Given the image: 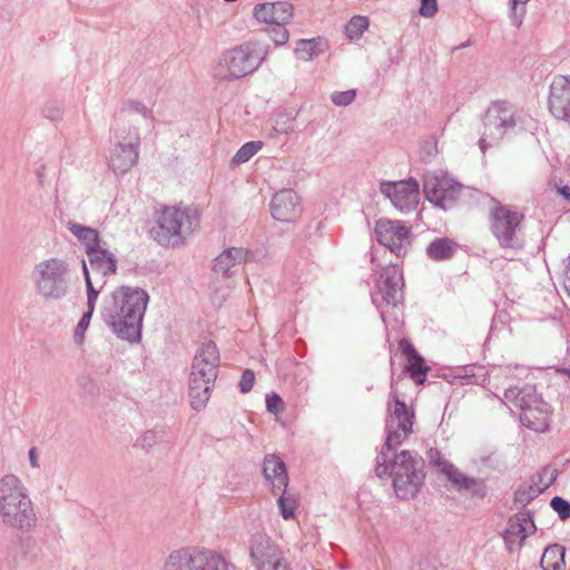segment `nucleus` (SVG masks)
<instances>
[{
	"instance_id": "f257e3e1",
	"label": "nucleus",
	"mask_w": 570,
	"mask_h": 570,
	"mask_svg": "<svg viewBox=\"0 0 570 570\" xmlns=\"http://www.w3.org/2000/svg\"><path fill=\"white\" fill-rule=\"evenodd\" d=\"M148 303L147 291L122 285L105 299L101 317L118 338L130 344L139 343Z\"/></svg>"
},
{
	"instance_id": "f03ea898",
	"label": "nucleus",
	"mask_w": 570,
	"mask_h": 570,
	"mask_svg": "<svg viewBox=\"0 0 570 570\" xmlns=\"http://www.w3.org/2000/svg\"><path fill=\"white\" fill-rule=\"evenodd\" d=\"M375 474L380 479L392 478L397 498H414L425 481V461L417 452L403 450L389 462L384 449L376 456Z\"/></svg>"
},
{
	"instance_id": "7ed1b4c3",
	"label": "nucleus",
	"mask_w": 570,
	"mask_h": 570,
	"mask_svg": "<svg viewBox=\"0 0 570 570\" xmlns=\"http://www.w3.org/2000/svg\"><path fill=\"white\" fill-rule=\"evenodd\" d=\"M0 519L7 527L22 533L32 531L38 523L28 490L13 474L0 479Z\"/></svg>"
},
{
	"instance_id": "20e7f679",
	"label": "nucleus",
	"mask_w": 570,
	"mask_h": 570,
	"mask_svg": "<svg viewBox=\"0 0 570 570\" xmlns=\"http://www.w3.org/2000/svg\"><path fill=\"white\" fill-rule=\"evenodd\" d=\"M525 115L522 109L509 100H494L482 118V130L478 146L482 154L497 147L503 138L517 130L524 129Z\"/></svg>"
},
{
	"instance_id": "39448f33",
	"label": "nucleus",
	"mask_w": 570,
	"mask_h": 570,
	"mask_svg": "<svg viewBox=\"0 0 570 570\" xmlns=\"http://www.w3.org/2000/svg\"><path fill=\"white\" fill-rule=\"evenodd\" d=\"M268 55V46L246 41L222 53L216 76L222 80H236L256 71Z\"/></svg>"
},
{
	"instance_id": "423d86ee",
	"label": "nucleus",
	"mask_w": 570,
	"mask_h": 570,
	"mask_svg": "<svg viewBox=\"0 0 570 570\" xmlns=\"http://www.w3.org/2000/svg\"><path fill=\"white\" fill-rule=\"evenodd\" d=\"M157 225L150 229L151 237L161 246L176 247L184 243L199 224L196 209L165 207L157 216Z\"/></svg>"
},
{
	"instance_id": "0eeeda50",
	"label": "nucleus",
	"mask_w": 570,
	"mask_h": 570,
	"mask_svg": "<svg viewBox=\"0 0 570 570\" xmlns=\"http://www.w3.org/2000/svg\"><path fill=\"white\" fill-rule=\"evenodd\" d=\"M524 215L499 202L489 213L490 232L503 250L518 252L524 247Z\"/></svg>"
},
{
	"instance_id": "6e6552de",
	"label": "nucleus",
	"mask_w": 570,
	"mask_h": 570,
	"mask_svg": "<svg viewBox=\"0 0 570 570\" xmlns=\"http://www.w3.org/2000/svg\"><path fill=\"white\" fill-rule=\"evenodd\" d=\"M390 365L392 382L385 419L386 439L383 445V449L387 451L396 449L412 434L415 420L413 407L402 401L394 390L395 361L393 355H391Z\"/></svg>"
},
{
	"instance_id": "1a4fd4ad",
	"label": "nucleus",
	"mask_w": 570,
	"mask_h": 570,
	"mask_svg": "<svg viewBox=\"0 0 570 570\" xmlns=\"http://www.w3.org/2000/svg\"><path fill=\"white\" fill-rule=\"evenodd\" d=\"M33 275L36 289L42 298L60 301L69 293L71 271L65 259H43L36 265Z\"/></svg>"
},
{
	"instance_id": "9d476101",
	"label": "nucleus",
	"mask_w": 570,
	"mask_h": 570,
	"mask_svg": "<svg viewBox=\"0 0 570 570\" xmlns=\"http://www.w3.org/2000/svg\"><path fill=\"white\" fill-rule=\"evenodd\" d=\"M115 144L110 150L109 166L116 174H126L138 161L140 136L138 128L129 126L128 128H115Z\"/></svg>"
},
{
	"instance_id": "9b49d317",
	"label": "nucleus",
	"mask_w": 570,
	"mask_h": 570,
	"mask_svg": "<svg viewBox=\"0 0 570 570\" xmlns=\"http://www.w3.org/2000/svg\"><path fill=\"white\" fill-rule=\"evenodd\" d=\"M404 278L403 271L397 264H390L383 267L374 283L372 292V302L377 309L382 308L383 303L396 307L404 299Z\"/></svg>"
},
{
	"instance_id": "f8f14e48",
	"label": "nucleus",
	"mask_w": 570,
	"mask_h": 570,
	"mask_svg": "<svg viewBox=\"0 0 570 570\" xmlns=\"http://www.w3.org/2000/svg\"><path fill=\"white\" fill-rule=\"evenodd\" d=\"M374 233L377 242L396 257L406 255L411 246V226L401 220L379 219Z\"/></svg>"
},
{
	"instance_id": "ddd939ff",
	"label": "nucleus",
	"mask_w": 570,
	"mask_h": 570,
	"mask_svg": "<svg viewBox=\"0 0 570 570\" xmlns=\"http://www.w3.org/2000/svg\"><path fill=\"white\" fill-rule=\"evenodd\" d=\"M461 185L446 176L428 175L423 180L425 198L434 206L444 210L454 206L461 194Z\"/></svg>"
},
{
	"instance_id": "4468645a",
	"label": "nucleus",
	"mask_w": 570,
	"mask_h": 570,
	"mask_svg": "<svg viewBox=\"0 0 570 570\" xmlns=\"http://www.w3.org/2000/svg\"><path fill=\"white\" fill-rule=\"evenodd\" d=\"M380 190L395 208L404 213L414 209L419 203L420 186L414 178L383 181L380 185Z\"/></svg>"
},
{
	"instance_id": "2eb2a0df",
	"label": "nucleus",
	"mask_w": 570,
	"mask_h": 570,
	"mask_svg": "<svg viewBox=\"0 0 570 570\" xmlns=\"http://www.w3.org/2000/svg\"><path fill=\"white\" fill-rule=\"evenodd\" d=\"M535 531L537 527L531 510H521L511 515L508 520V527L502 534L508 552L512 554L520 551L525 539Z\"/></svg>"
},
{
	"instance_id": "dca6fc26",
	"label": "nucleus",
	"mask_w": 570,
	"mask_h": 570,
	"mask_svg": "<svg viewBox=\"0 0 570 570\" xmlns=\"http://www.w3.org/2000/svg\"><path fill=\"white\" fill-rule=\"evenodd\" d=\"M220 355L212 341L203 343L194 356L190 376L207 383H215L218 376Z\"/></svg>"
},
{
	"instance_id": "f3484780",
	"label": "nucleus",
	"mask_w": 570,
	"mask_h": 570,
	"mask_svg": "<svg viewBox=\"0 0 570 570\" xmlns=\"http://www.w3.org/2000/svg\"><path fill=\"white\" fill-rule=\"evenodd\" d=\"M548 106L551 115L570 124V76H556L550 85Z\"/></svg>"
},
{
	"instance_id": "a211bd4d",
	"label": "nucleus",
	"mask_w": 570,
	"mask_h": 570,
	"mask_svg": "<svg viewBox=\"0 0 570 570\" xmlns=\"http://www.w3.org/2000/svg\"><path fill=\"white\" fill-rule=\"evenodd\" d=\"M87 257L96 282H100V288H104L107 278L117 273V258L115 254L109 252L106 247V242H102L97 247H90Z\"/></svg>"
},
{
	"instance_id": "6ab92c4d",
	"label": "nucleus",
	"mask_w": 570,
	"mask_h": 570,
	"mask_svg": "<svg viewBox=\"0 0 570 570\" xmlns=\"http://www.w3.org/2000/svg\"><path fill=\"white\" fill-rule=\"evenodd\" d=\"M271 215L279 222H294L302 213L299 197L293 189L277 191L269 204Z\"/></svg>"
},
{
	"instance_id": "aec40b11",
	"label": "nucleus",
	"mask_w": 570,
	"mask_h": 570,
	"mask_svg": "<svg viewBox=\"0 0 570 570\" xmlns=\"http://www.w3.org/2000/svg\"><path fill=\"white\" fill-rule=\"evenodd\" d=\"M397 348L406 360L402 373L407 374L415 384L422 385L426 381L431 367L407 338H401Z\"/></svg>"
},
{
	"instance_id": "412c9836",
	"label": "nucleus",
	"mask_w": 570,
	"mask_h": 570,
	"mask_svg": "<svg viewBox=\"0 0 570 570\" xmlns=\"http://www.w3.org/2000/svg\"><path fill=\"white\" fill-rule=\"evenodd\" d=\"M294 7L287 1L262 2L254 7L253 16L259 22L287 24L293 17Z\"/></svg>"
},
{
	"instance_id": "4be33fe9",
	"label": "nucleus",
	"mask_w": 570,
	"mask_h": 570,
	"mask_svg": "<svg viewBox=\"0 0 570 570\" xmlns=\"http://www.w3.org/2000/svg\"><path fill=\"white\" fill-rule=\"evenodd\" d=\"M250 557L257 570H264L269 569V564H272L275 559H279L283 556L266 534L256 533L250 540Z\"/></svg>"
},
{
	"instance_id": "5701e85b",
	"label": "nucleus",
	"mask_w": 570,
	"mask_h": 570,
	"mask_svg": "<svg viewBox=\"0 0 570 570\" xmlns=\"http://www.w3.org/2000/svg\"><path fill=\"white\" fill-rule=\"evenodd\" d=\"M263 474L274 495L287 490L288 474L285 462L276 454H268L263 461Z\"/></svg>"
},
{
	"instance_id": "b1692460",
	"label": "nucleus",
	"mask_w": 570,
	"mask_h": 570,
	"mask_svg": "<svg viewBox=\"0 0 570 570\" xmlns=\"http://www.w3.org/2000/svg\"><path fill=\"white\" fill-rule=\"evenodd\" d=\"M550 415V405L541 399L535 404L528 409L525 407V410L520 413V421L530 430L544 432L549 428Z\"/></svg>"
},
{
	"instance_id": "393cba45",
	"label": "nucleus",
	"mask_w": 570,
	"mask_h": 570,
	"mask_svg": "<svg viewBox=\"0 0 570 570\" xmlns=\"http://www.w3.org/2000/svg\"><path fill=\"white\" fill-rule=\"evenodd\" d=\"M504 399L522 413L525 407L532 406L542 397L538 394L534 385L525 384L522 387L511 386L507 389L504 391Z\"/></svg>"
},
{
	"instance_id": "a878e982",
	"label": "nucleus",
	"mask_w": 570,
	"mask_h": 570,
	"mask_svg": "<svg viewBox=\"0 0 570 570\" xmlns=\"http://www.w3.org/2000/svg\"><path fill=\"white\" fill-rule=\"evenodd\" d=\"M229 563L218 552L194 547L193 570H229Z\"/></svg>"
},
{
	"instance_id": "bb28decb",
	"label": "nucleus",
	"mask_w": 570,
	"mask_h": 570,
	"mask_svg": "<svg viewBox=\"0 0 570 570\" xmlns=\"http://www.w3.org/2000/svg\"><path fill=\"white\" fill-rule=\"evenodd\" d=\"M458 492L466 491L473 498L483 500L488 495V485L484 479L468 476L460 470L450 479Z\"/></svg>"
},
{
	"instance_id": "cd10ccee",
	"label": "nucleus",
	"mask_w": 570,
	"mask_h": 570,
	"mask_svg": "<svg viewBox=\"0 0 570 570\" xmlns=\"http://www.w3.org/2000/svg\"><path fill=\"white\" fill-rule=\"evenodd\" d=\"M247 252L242 247H230L222 252L213 263V271L224 276L236 265L245 261Z\"/></svg>"
},
{
	"instance_id": "c85d7f7f",
	"label": "nucleus",
	"mask_w": 570,
	"mask_h": 570,
	"mask_svg": "<svg viewBox=\"0 0 570 570\" xmlns=\"http://www.w3.org/2000/svg\"><path fill=\"white\" fill-rule=\"evenodd\" d=\"M459 244L448 237H438L426 247V255L435 262L449 261L459 249Z\"/></svg>"
},
{
	"instance_id": "c756f323",
	"label": "nucleus",
	"mask_w": 570,
	"mask_h": 570,
	"mask_svg": "<svg viewBox=\"0 0 570 570\" xmlns=\"http://www.w3.org/2000/svg\"><path fill=\"white\" fill-rule=\"evenodd\" d=\"M197 377H189V399L190 406L195 411H202L205 409L209 397L210 392L215 385V383L203 382L202 380H196Z\"/></svg>"
},
{
	"instance_id": "7c9ffc66",
	"label": "nucleus",
	"mask_w": 570,
	"mask_h": 570,
	"mask_svg": "<svg viewBox=\"0 0 570 570\" xmlns=\"http://www.w3.org/2000/svg\"><path fill=\"white\" fill-rule=\"evenodd\" d=\"M194 547L173 550L164 562V570H193Z\"/></svg>"
},
{
	"instance_id": "2f4dec72",
	"label": "nucleus",
	"mask_w": 570,
	"mask_h": 570,
	"mask_svg": "<svg viewBox=\"0 0 570 570\" xmlns=\"http://www.w3.org/2000/svg\"><path fill=\"white\" fill-rule=\"evenodd\" d=\"M68 230L86 247V254L89 253L90 247H97L104 242L98 230L89 226L69 222Z\"/></svg>"
},
{
	"instance_id": "473e14b6",
	"label": "nucleus",
	"mask_w": 570,
	"mask_h": 570,
	"mask_svg": "<svg viewBox=\"0 0 570 570\" xmlns=\"http://www.w3.org/2000/svg\"><path fill=\"white\" fill-rule=\"evenodd\" d=\"M566 549L558 543L546 548L541 557L540 566L543 570H564Z\"/></svg>"
},
{
	"instance_id": "72a5a7b5",
	"label": "nucleus",
	"mask_w": 570,
	"mask_h": 570,
	"mask_svg": "<svg viewBox=\"0 0 570 570\" xmlns=\"http://www.w3.org/2000/svg\"><path fill=\"white\" fill-rule=\"evenodd\" d=\"M294 52L297 59L309 61L323 52V41L321 38L299 39Z\"/></svg>"
},
{
	"instance_id": "f704fd0d",
	"label": "nucleus",
	"mask_w": 570,
	"mask_h": 570,
	"mask_svg": "<svg viewBox=\"0 0 570 570\" xmlns=\"http://www.w3.org/2000/svg\"><path fill=\"white\" fill-rule=\"evenodd\" d=\"M426 456L430 465L444 474L449 481L459 470L455 465L449 462L436 448H431L426 452Z\"/></svg>"
},
{
	"instance_id": "c9c22d12",
	"label": "nucleus",
	"mask_w": 570,
	"mask_h": 570,
	"mask_svg": "<svg viewBox=\"0 0 570 570\" xmlns=\"http://www.w3.org/2000/svg\"><path fill=\"white\" fill-rule=\"evenodd\" d=\"M298 115V111L292 110L281 111L274 119L271 136L276 137L277 135L288 134L294 130V121Z\"/></svg>"
},
{
	"instance_id": "e433bc0d",
	"label": "nucleus",
	"mask_w": 570,
	"mask_h": 570,
	"mask_svg": "<svg viewBox=\"0 0 570 570\" xmlns=\"http://www.w3.org/2000/svg\"><path fill=\"white\" fill-rule=\"evenodd\" d=\"M544 489L540 488L538 484H522L514 492V504L524 508L531 503L535 498H538Z\"/></svg>"
},
{
	"instance_id": "4c0bfd02",
	"label": "nucleus",
	"mask_w": 570,
	"mask_h": 570,
	"mask_svg": "<svg viewBox=\"0 0 570 570\" xmlns=\"http://www.w3.org/2000/svg\"><path fill=\"white\" fill-rule=\"evenodd\" d=\"M127 112H136L140 114L144 118H151V110H149L142 102L136 100H129L125 104L119 118L117 119L116 128L126 127L128 128L130 125V120L127 119Z\"/></svg>"
},
{
	"instance_id": "58836bf2",
	"label": "nucleus",
	"mask_w": 570,
	"mask_h": 570,
	"mask_svg": "<svg viewBox=\"0 0 570 570\" xmlns=\"http://www.w3.org/2000/svg\"><path fill=\"white\" fill-rule=\"evenodd\" d=\"M82 273L87 289V309L94 312L97 298L102 288H100V282H97L98 287H95L86 261H82Z\"/></svg>"
},
{
	"instance_id": "ea45409f",
	"label": "nucleus",
	"mask_w": 570,
	"mask_h": 570,
	"mask_svg": "<svg viewBox=\"0 0 570 570\" xmlns=\"http://www.w3.org/2000/svg\"><path fill=\"white\" fill-rule=\"evenodd\" d=\"M263 147L262 141H248L245 142L232 158V165L238 166L247 163L253 156H255Z\"/></svg>"
},
{
	"instance_id": "a19ab883",
	"label": "nucleus",
	"mask_w": 570,
	"mask_h": 570,
	"mask_svg": "<svg viewBox=\"0 0 570 570\" xmlns=\"http://www.w3.org/2000/svg\"><path fill=\"white\" fill-rule=\"evenodd\" d=\"M279 498L277 500V504L279 508V512L285 520L293 519L295 517V511L297 509V500L294 495L287 493V491H279Z\"/></svg>"
},
{
	"instance_id": "79ce46f5",
	"label": "nucleus",
	"mask_w": 570,
	"mask_h": 570,
	"mask_svg": "<svg viewBox=\"0 0 570 570\" xmlns=\"http://www.w3.org/2000/svg\"><path fill=\"white\" fill-rule=\"evenodd\" d=\"M368 28V19L362 16H354L345 26L346 37L350 39H360Z\"/></svg>"
},
{
	"instance_id": "37998d69",
	"label": "nucleus",
	"mask_w": 570,
	"mask_h": 570,
	"mask_svg": "<svg viewBox=\"0 0 570 570\" xmlns=\"http://www.w3.org/2000/svg\"><path fill=\"white\" fill-rule=\"evenodd\" d=\"M166 439V431L164 429H153L146 431L139 439L140 445L144 449H150Z\"/></svg>"
},
{
	"instance_id": "c03bdc74",
	"label": "nucleus",
	"mask_w": 570,
	"mask_h": 570,
	"mask_svg": "<svg viewBox=\"0 0 570 570\" xmlns=\"http://www.w3.org/2000/svg\"><path fill=\"white\" fill-rule=\"evenodd\" d=\"M530 0H509L510 3V18L512 23L519 27L522 23V19L525 16V4Z\"/></svg>"
},
{
	"instance_id": "a18cd8bd",
	"label": "nucleus",
	"mask_w": 570,
	"mask_h": 570,
	"mask_svg": "<svg viewBox=\"0 0 570 570\" xmlns=\"http://www.w3.org/2000/svg\"><path fill=\"white\" fill-rule=\"evenodd\" d=\"M41 114L43 115L45 118H47L49 120L58 121V120L62 119L63 110H62L60 102L52 100V101H47L42 106Z\"/></svg>"
},
{
	"instance_id": "49530a36",
	"label": "nucleus",
	"mask_w": 570,
	"mask_h": 570,
	"mask_svg": "<svg viewBox=\"0 0 570 570\" xmlns=\"http://www.w3.org/2000/svg\"><path fill=\"white\" fill-rule=\"evenodd\" d=\"M550 507L558 513L559 518L564 521L570 518V502L561 497H553Z\"/></svg>"
},
{
	"instance_id": "de8ad7c7",
	"label": "nucleus",
	"mask_w": 570,
	"mask_h": 570,
	"mask_svg": "<svg viewBox=\"0 0 570 570\" xmlns=\"http://www.w3.org/2000/svg\"><path fill=\"white\" fill-rule=\"evenodd\" d=\"M356 98V91L354 89L346 91H334L331 95V100L334 105L343 107L352 104Z\"/></svg>"
},
{
	"instance_id": "09e8293b",
	"label": "nucleus",
	"mask_w": 570,
	"mask_h": 570,
	"mask_svg": "<svg viewBox=\"0 0 570 570\" xmlns=\"http://www.w3.org/2000/svg\"><path fill=\"white\" fill-rule=\"evenodd\" d=\"M92 314H94V312L88 311V309L82 314L80 321L77 324L75 333H73V337H75L76 343H79V344L82 343L83 336H85V332L87 331V328H88V326L90 324V320L92 317Z\"/></svg>"
},
{
	"instance_id": "8fccbe9b",
	"label": "nucleus",
	"mask_w": 570,
	"mask_h": 570,
	"mask_svg": "<svg viewBox=\"0 0 570 570\" xmlns=\"http://www.w3.org/2000/svg\"><path fill=\"white\" fill-rule=\"evenodd\" d=\"M266 410L273 414H278L284 410V402L276 393L266 394L265 397Z\"/></svg>"
},
{
	"instance_id": "3c124183",
	"label": "nucleus",
	"mask_w": 570,
	"mask_h": 570,
	"mask_svg": "<svg viewBox=\"0 0 570 570\" xmlns=\"http://www.w3.org/2000/svg\"><path fill=\"white\" fill-rule=\"evenodd\" d=\"M476 371H483V367L476 366V365L464 366L463 368L459 370L458 377L465 380L468 384H476L478 383Z\"/></svg>"
},
{
	"instance_id": "603ef678",
	"label": "nucleus",
	"mask_w": 570,
	"mask_h": 570,
	"mask_svg": "<svg viewBox=\"0 0 570 570\" xmlns=\"http://www.w3.org/2000/svg\"><path fill=\"white\" fill-rule=\"evenodd\" d=\"M271 38L276 46H283L288 41L289 33L285 24H275L271 31Z\"/></svg>"
},
{
	"instance_id": "864d4df0",
	"label": "nucleus",
	"mask_w": 570,
	"mask_h": 570,
	"mask_svg": "<svg viewBox=\"0 0 570 570\" xmlns=\"http://www.w3.org/2000/svg\"><path fill=\"white\" fill-rule=\"evenodd\" d=\"M255 383V373L252 370H245L240 376L238 387L240 393L246 394L252 391Z\"/></svg>"
},
{
	"instance_id": "5fc2aeb1",
	"label": "nucleus",
	"mask_w": 570,
	"mask_h": 570,
	"mask_svg": "<svg viewBox=\"0 0 570 570\" xmlns=\"http://www.w3.org/2000/svg\"><path fill=\"white\" fill-rule=\"evenodd\" d=\"M438 12L436 0H421L420 14L425 18H432Z\"/></svg>"
},
{
	"instance_id": "6e6d98bb",
	"label": "nucleus",
	"mask_w": 570,
	"mask_h": 570,
	"mask_svg": "<svg viewBox=\"0 0 570 570\" xmlns=\"http://www.w3.org/2000/svg\"><path fill=\"white\" fill-rule=\"evenodd\" d=\"M264 570H291V568L285 558L281 557L279 559H275V561H273V563L269 564V569Z\"/></svg>"
},
{
	"instance_id": "4d7b16f0",
	"label": "nucleus",
	"mask_w": 570,
	"mask_h": 570,
	"mask_svg": "<svg viewBox=\"0 0 570 570\" xmlns=\"http://www.w3.org/2000/svg\"><path fill=\"white\" fill-rule=\"evenodd\" d=\"M563 287L567 291L568 295L570 296V256L568 257V264L566 265L564 268Z\"/></svg>"
},
{
	"instance_id": "13d9d810",
	"label": "nucleus",
	"mask_w": 570,
	"mask_h": 570,
	"mask_svg": "<svg viewBox=\"0 0 570 570\" xmlns=\"http://www.w3.org/2000/svg\"><path fill=\"white\" fill-rule=\"evenodd\" d=\"M36 539L32 537L22 538L20 540V547L24 550H30L36 546Z\"/></svg>"
},
{
	"instance_id": "bf43d9fd",
	"label": "nucleus",
	"mask_w": 570,
	"mask_h": 570,
	"mask_svg": "<svg viewBox=\"0 0 570 570\" xmlns=\"http://www.w3.org/2000/svg\"><path fill=\"white\" fill-rule=\"evenodd\" d=\"M29 460H30V464L33 466V468H37L39 466L38 464V455H37V451L35 448H31L29 450Z\"/></svg>"
},
{
	"instance_id": "052dcab7",
	"label": "nucleus",
	"mask_w": 570,
	"mask_h": 570,
	"mask_svg": "<svg viewBox=\"0 0 570 570\" xmlns=\"http://www.w3.org/2000/svg\"><path fill=\"white\" fill-rule=\"evenodd\" d=\"M558 193L570 203V187L569 186H561L558 187Z\"/></svg>"
},
{
	"instance_id": "680f3d73",
	"label": "nucleus",
	"mask_w": 570,
	"mask_h": 570,
	"mask_svg": "<svg viewBox=\"0 0 570 570\" xmlns=\"http://www.w3.org/2000/svg\"><path fill=\"white\" fill-rule=\"evenodd\" d=\"M375 254L374 253H371V263H375Z\"/></svg>"
},
{
	"instance_id": "e2e57ef3",
	"label": "nucleus",
	"mask_w": 570,
	"mask_h": 570,
	"mask_svg": "<svg viewBox=\"0 0 570 570\" xmlns=\"http://www.w3.org/2000/svg\"><path fill=\"white\" fill-rule=\"evenodd\" d=\"M381 318L383 320V322H385V317H384V313L383 312L381 313Z\"/></svg>"
}]
</instances>
